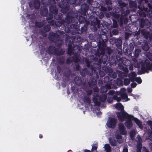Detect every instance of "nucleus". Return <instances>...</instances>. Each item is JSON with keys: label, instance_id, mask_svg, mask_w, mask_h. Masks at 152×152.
<instances>
[{"label": "nucleus", "instance_id": "nucleus-1", "mask_svg": "<svg viewBox=\"0 0 152 152\" xmlns=\"http://www.w3.org/2000/svg\"><path fill=\"white\" fill-rule=\"evenodd\" d=\"M134 66L137 68L140 67V65H141V70L142 72L140 73V74L146 72L147 70L152 71V64H150L148 60H145L143 63L141 60L135 58L134 60Z\"/></svg>", "mask_w": 152, "mask_h": 152}, {"label": "nucleus", "instance_id": "nucleus-2", "mask_svg": "<svg viewBox=\"0 0 152 152\" xmlns=\"http://www.w3.org/2000/svg\"><path fill=\"white\" fill-rule=\"evenodd\" d=\"M117 115L120 121H124L125 118L127 119L125 123V125L127 128L129 129L132 127L133 125L131 120L134 118L132 115H129L125 111L118 112Z\"/></svg>", "mask_w": 152, "mask_h": 152}, {"label": "nucleus", "instance_id": "nucleus-3", "mask_svg": "<svg viewBox=\"0 0 152 152\" xmlns=\"http://www.w3.org/2000/svg\"><path fill=\"white\" fill-rule=\"evenodd\" d=\"M116 82L115 80L113 79L111 80L109 83L105 85V86H102L101 87V92L103 93L106 92L107 91V89L113 88L115 86L114 85L116 84Z\"/></svg>", "mask_w": 152, "mask_h": 152}, {"label": "nucleus", "instance_id": "nucleus-4", "mask_svg": "<svg viewBox=\"0 0 152 152\" xmlns=\"http://www.w3.org/2000/svg\"><path fill=\"white\" fill-rule=\"evenodd\" d=\"M49 38L50 40L56 43L58 42H60V44L58 43L59 45H61L62 43V42L59 40V36L56 33H50L49 35Z\"/></svg>", "mask_w": 152, "mask_h": 152}, {"label": "nucleus", "instance_id": "nucleus-5", "mask_svg": "<svg viewBox=\"0 0 152 152\" xmlns=\"http://www.w3.org/2000/svg\"><path fill=\"white\" fill-rule=\"evenodd\" d=\"M117 120L115 118H110L106 124L107 126L109 128H114L116 125Z\"/></svg>", "mask_w": 152, "mask_h": 152}, {"label": "nucleus", "instance_id": "nucleus-6", "mask_svg": "<svg viewBox=\"0 0 152 152\" xmlns=\"http://www.w3.org/2000/svg\"><path fill=\"white\" fill-rule=\"evenodd\" d=\"M137 142V152H141V149L142 146V140L140 136L138 135L136 138Z\"/></svg>", "mask_w": 152, "mask_h": 152}, {"label": "nucleus", "instance_id": "nucleus-7", "mask_svg": "<svg viewBox=\"0 0 152 152\" xmlns=\"http://www.w3.org/2000/svg\"><path fill=\"white\" fill-rule=\"evenodd\" d=\"M29 5L31 9L34 7L36 9H38L40 7V3L38 0H34L32 3H29Z\"/></svg>", "mask_w": 152, "mask_h": 152}, {"label": "nucleus", "instance_id": "nucleus-8", "mask_svg": "<svg viewBox=\"0 0 152 152\" xmlns=\"http://www.w3.org/2000/svg\"><path fill=\"white\" fill-rule=\"evenodd\" d=\"M118 129L119 131L121 134L125 135L126 134L127 132L126 128L123 124L120 123L119 124Z\"/></svg>", "mask_w": 152, "mask_h": 152}, {"label": "nucleus", "instance_id": "nucleus-9", "mask_svg": "<svg viewBox=\"0 0 152 152\" xmlns=\"http://www.w3.org/2000/svg\"><path fill=\"white\" fill-rule=\"evenodd\" d=\"M117 92L113 90H111L109 91L108 93L109 94L111 95H114L113 97V99L115 100H116L117 101L119 102L121 100V98L118 97V95L116 94Z\"/></svg>", "mask_w": 152, "mask_h": 152}, {"label": "nucleus", "instance_id": "nucleus-10", "mask_svg": "<svg viewBox=\"0 0 152 152\" xmlns=\"http://www.w3.org/2000/svg\"><path fill=\"white\" fill-rule=\"evenodd\" d=\"M48 51L50 54H60V53H58L57 52L56 50L54 47L50 46L48 48Z\"/></svg>", "mask_w": 152, "mask_h": 152}, {"label": "nucleus", "instance_id": "nucleus-11", "mask_svg": "<svg viewBox=\"0 0 152 152\" xmlns=\"http://www.w3.org/2000/svg\"><path fill=\"white\" fill-rule=\"evenodd\" d=\"M136 75L134 72H132L129 73L128 76L130 78L131 81H134L136 78Z\"/></svg>", "mask_w": 152, "mask_h": 152}, {"label": "nucleus", "instance_id": "nucleus-12", "mask_svg": "<svg viewBox=\"0 0 152 152\" xmlns=\"http://www.w3.org/2000/svg\"><path fill=\"white\" fill-rule=\"evenodd\" d=\"M135 123L138 126L139 128L142 129L143 128V125L142 124V122L137 118H133Z\"/></svg>", "mask_w": 152, "mask_h": 152}, {"label": "nucleus", "instance_id": "nucleus-13", "mask_svg": "<svg viewBox=\"0 0 152 152\" xmlns=\"http://www.w3.org/2000/svg\"><path fill=\"white\" fill-rule=\"evenodd\" d=\"M74 61L75 62H77L78 61V59L77 57H75V58L73 57H71L68 58L67 60V63H69L71 61Z\"/></svg>", "mask_w": 152, "mask_h": 152}, {"label": "nucleus", "instance_id": "nucleus-14", "mask_svg": "<svg viewBox=\"0 0 152 152\" xmlns=\"http://www.w3.org/2000/svg\"><path fill=\"white\" fill-rule=\"evenodd\" d=\"M142 33L146 39L149 37L150 39H152V33L150 34L148 32H144L143 31L142 32Z\"/></svg>", "mask_w": 152, "mask_h": 152}, {"label": "nucleus", "instance_id": "nucleus-15", "mask_svg": "<svg viewBox=\"0 0 152 152\" xmlns=\"http://www.w3.org/2000/svg\"><path fill=\"white\" fill-rule=\"evenodd\" d=\"M114 107L118 110H122L124 109V107L120 103H119L114 105Z\"/></svg>", "mask_w": 152, "mask_h": 152}, {"label": "nucleus", "instance_id": "nucleus-16", "mask_svg": "<svg viewBox=\"0 0 152 152\" xmlns=\"http://www.w3.org/2000/svg\"><path fill=\"white\" fill-rule=\"evenodd\" d=\"M126 89L125 88H122L121 89L120 91H117L116 92V94L118 96L122 94H125L126 92Z\"/></svg>", "mask_w": 152, "mask_h": 152}, {"label": "nucleus", "instance_id": "nucleus-17", "mask_svg": "<svg viewBox=\"0 0 152 152\" xmlns=\"http://www.w3.org/2000/svg\"><path fill=\"white\" fill-rule=\"evenodd\" d=\"M50 10L51 12L54 14L56 15L58 12L57 10L55 7H50Z\"/></svg>", "mask_w": 152, "mask_h": 152}, {"label": "nucleus", "instance_id": "nucleus-18", "mask_svg": "<svg viewBox=\"0 0 152 152\" xmlns=\"http://www.w3.org/2000/svg\"><path fill=\"white\" fill-rule=\"evenodd\" d=\"M104 148L106 152H111V148L109 144H105L104 146Z\"/></svg>", "mask_w": 152, "mask_h": 152}, {"label": "nucleus", "instance_id": "nucleus-19", "mask_svg": "<svg viewBox=\"0 0 152 152\" xmlns=\"http://www.w3.org/2000/svg\"><path fill=\"white\" fill-rule=\"evenodd\" d=\"M71 17H69L66 19V20L67 23H69L70 22H75V20L76 18H72L71 19Z\"/></svg>", "mask_w": 152, "mask_h": 152}, {"label": "nucleus", "instance_id": "nucleus-20", "mask_svg": "<svg viewBox=\"0 0 152 152\" xmlns=\"http://www.w3.org/2000/svg\"><path fill=\"white\" fill-rule=\"evenodd\" d=\"M116 138L119 143H121L122 142V137L120 134H118L116 135Z\"/></svg>", "mask_w": 152, "mask_h": 152}, {"label": "nucleus", "instance_id": "nucleus-21", "mask_svg": "<svg viewBox=\"0 0 152 152\" xmlns=\"http://www.w3.org/2000/svg\"><path fill=\"white\" fill-rule=\"evenodd\" d=\"M107 98V96L106 94H103L100 96V100L102 102H104Z\"/></svg>", "mask_w": 152, "mask_h": 152}, {"label": "nucleus", "instance_id": "nucleus-22", "mask_svg": "<svg viewBox=\"0 0 152 152\" xmlns=\"http://www.w3.org/2000/svg\"><path fill=\"white\" fill-rule=\"evenodd\" d=\"M88 8V5L86 4H83L81 6V9L84 10L85 12H86Z\"/></svg>", "mask_w": 152, "mask_h": 152}, {"label": "nucleus", "instance_id": "nucleus-23", "mask_svg": "<svg viewBox=\"0 0 152 152\" xmlns=\"http://www.w3.org/2000/svg\"><path fill=\"white\" fill-rule=\"evenodd\" d=\"M74 52L72 47L69 46L68 48V53L69 55L72 54V53H74Z\"/></svg>", "mask_w": 152, "mask_h": 152}, {"label": "nucleus", "instance_id": "nucleus-24", "mask_svg": "<svg viewBox=\"0 0 152 152\" xmlns=\"http://www.w3.org/2000/svg\"><path fill=\"white\" fill-rule=\"evenodd\" d=\"M107 60V56L106 55H104L102 58V61L104 64L106 63Z\"/></svg>", "mask_w": 152, "mask_h": 152}, {"label": "nucleus", "instance_id": "nucleus-25", "mask_svg": "<svg viewBox=\"0 0 152 152\" xmlns=\"http://www.w3.org/2000/svg\"><path fill=\"white\" fill-rule=\"evenodd\" d=\"M110 142L111 145L112 146H116L117 145V142L115 140L110 139Z\"/></svg>", "mask_w": 152, "mask_h": 152}, {"label": "nucleus", "instance_id": "nucleus-26", "mask_svg": "<svg viewBox=\"0 0 152 152\" xmlns=\"http://www.w3.org/2000/svg\"><path fill=\"white\" fill-rule=\"evenodd\" d=\"M131 80L129 78H125L124 80V83L125 86L128 85L130 83Z\"/></svg>", "mask_w": 152, "mask_h": 152}, {"label": "nucleus", "instance_id": "nucleus-27", "mask_svg": "<svg viewBox=\"0 0 152 152\" xmlns=\"http://www.w3.org/2000/svg\"><path fill=\"white\" fill-rule=\"evenodd\" d=\"M26 18L27 19H33L35 18L34 15L32 14L31 15H27L26 16Z\"/></svg>", "mask_w": 152, "mask_h": 152}, {"label": "nucleus", "instance_id": "nucleus-28", "mask_svg": "<svg viewBox=\"0 0 152 152\" xmlns=\"http://www.w3.org/2000/svg\"><path fill=\"white\" fill-rule=\"evenodd\" d=\"M135 135V132L134 130L130 132V136L132 140H133Z\"/></svg>", "mask_w": 152, "mask_h": 152}, {"label": "nucleus", "instance_id": "nucleus-29", "mask_svg": "<svg viewBox=\"0 0 152 152\" xmlns=\"http://www.w3.org/2000/svg\"><path fill=\"white\" fill-rule=\"evenodd\" d=\"M119 95L120 96H119L118 97H120L121 98H121L123 99H126L127 97V95L126 93L123 94Z\"/></svg>", "mask_w": 152, "mask_h": 152}, {"label": "nucleus", "instance_id": "nucleus-30", "mask_svg": "<svg viewBox=\"0 0 152 152\" xmlns=\"http://www.w3.org/2000/svg\"><path fill=\"white\" fill-rule=\"evenodd\" d=\"M44 30L45 31H48L50 30V25H47L46 26H45L44 27Z\"/></svg>", "mask_w": 152, "mask_h": 152}, {"label": "nucleus", "instance_id": "nucleus-31", "mask_svg": "<svg viewBox=\"0 0 152 152\" xmlns=\"http://www.w3.org/2000/svg\"><path fill=\"white\" fill-rule=\"evenodd\" d=\"M141 50L139 49H137L135 50V55L136 57L138 56L139 53L140 52Z\"/></svg>", "mask_w": 152, "mask_h": 152}, {"label": "nucleus", "instance_id": "nucleus-32", "mask_svg": "<svg viewBox=\"0 0 152 152\" xmlns=\"http://www.w3.org/2000/svg\"><path fill=\"white\" fill-rule=\"evenodd\" d=\"M43 25V23L42 22H37L36 24V26L39 28L42 27Z\"/></svg>", "mask_w": 152, "mask_h": 152}, {"label": "nucleus", "instance_id": "nucleus-33", "mask_svg": "<svg viewBox=\"0 0 152 152\" xmlns=\"http://www.w3.org/2000/svg\"><path fill=\"white\" fill-rule=\"evenodd\" d=\"M135 80L140 84L142 82V80L140 77H136Z\"/></svg>", "mask_w": 152, "mask_h": 152}, {"label": "nucleus", "instance_id": "nucleus-34", "mask_svg": "<svg viewBox=\"0 0 152 152\" xmlns=\"http://www.w3.org/2000/svg\"><path fill=\"white\" fill-rule=\"evenodd\" d=\"M79 22H81V23H82V22H84L86 20V19L85 18H84L82 16L80 17L79 18Z\"/></svg>", "mask_w": 152, "mask_h": 152}, {"label": "nucleus", "instance_id": "nucleus-35", "mask_svg": "<svg viewBox=\"0 0 152 152\" xmlns=\"http://www.w3.org/2000/svg\"><path fill=\"white\" fill-rule=\"evenodd\" d=\"M94 102L95 103V104L96 105L99 106L100 104L99 102L97 101V100L95 98H94L93 99Z\"/></svg>", "mask_w": 152, "mask_h": 152}, {"label": "nucleus", "instance_id": "nucleus-36", "mask_svg": "<svg viewBox=\"0 0 152 152\" xmlns=\"http://www.w3.org/2000/svg\"><path fill=\"white\" fill-rule=\"evenodd\" d=\"M112 33L114 35H117L118 34V32L117 30L114 29L112 31Z\"/></svg>", "mask_w": 152, "mask_h": 152}, {"label": "nucleus", "instance_id": "nucleus-37", "mask_svg": "<svg viewBox=\"0 0 152 152\" xmlns=\"http://www.w3.org/2000/svg\"><path fill=\"white\" fill-rule=\"evenodd\" d=\"M58 23H59V25H58L59 26L61 25L62 24H63L64 25H65V23H66V21H65L64 20H60L58 21Z\"/></svg>", "mask_w": 152, "mask_h": 152}, {"label": "nucleus", "instance_id": "nucleus-38", "mask_svg": "<svg viewBox=\"0 0 152 152\" xmlns=\"http://www.w3.org/2000/svg\"><path fill=\"white\" fill-rule=\"evenodd\" d=\"M97 148V146L96 144H94L92 146V150H96Z\"/></svg>", "mask_w": 152, "mask_h": 152}, {"label": "nucleus", "instance_id": "nucleus-39", "mask_svg": "<svg viewBox=\"0 0 152 152\" xmlns=\"http://www.w3.org/2000/svg\"><path fill=\"white\" fill-rule=\"evenodd\" d=\"M137 86V83H133L131 84V87L132 88H135Z\"/></svg>", "mask_w": 152, "mask_h": 152}, {"label": "nucleus", "instance_id": "nucleus-40", "mask_svg": "<svg viewBox=\"0 0 152 152\" xmlns=\"http://www.w3.org/2000/svg\"><path fill=\"white\" fill-rule=\"evenodd\" d=\"M149 55H148V58L151 61H152V53H150Z\"/></svg>", "mask_w": 152, "mask_h": 152}, {"label": "nucleus", "instance_id": "nucleus-41", "mask_svg": "<svg viewBox=\"0 0 152 152\" xmlns=\"http://www.w3.org/2000/svg\"><path fill=\"white\" fill-rule=\"evenodd\" d=\"M143 152H149L148 150L145 147H143L142 148Z\"/></svg>", "mask_w": 152, "mask_h": 152}, {"label": "nucleus", "instance_id": "nucleus-42", "mask_svg": "<svg viewBox=\"0 0 152 152\" xmlns=\"http://www.w3.org/2000/svg\"><path fill=\"white\" fill-rule=\"evenodd\" d=\"M130 35V34L129 33H126L125 34V38L126 39H128L129 38V36Z\"/></svg>", "mask_w": 152, "mask_h": 152}, {"label": "nucleus", "instance_id": "nucleus-43", "mask_svg": "<svg viewBox=\"0 0 152 152\" xmlns=\"http://www.w3.org/2000/svg\"><path fill=\"white\" fill-rule=\"evenodd\" d=\"M112 73L110 74V76L111 77L113 78H115L116 77V75L115 74H113V75H112Z\"/></svg>", "mask_w": 152, "mask_h": 152}, {"label": "nucleus", "instance_id": "nucleus-44", "mask_svg": "<svg viewBox=\"0 0 152 152\" xmlns=\"http://www.w3.org/2000/svg\"><path fill=\"white\" fill-rule=\"evenodd\" d=\"M71 0H69V1L70 2V3L71 4H75V2L76 1V0H73V1L72 2H71Z\"/></svg>", "mask_w": 152, "mask_h": 152}, {"label": "nucleus", "instance_id": "nucleus-45", "mask_svg": "<svg viewBox=\"0 0 152 152\" xmlns=\"http://www.w3.org/2000/svg\"><path fill=\"white\" fill-rule=\"evenodd\" d=\"M127 91L131 93L132 91V89L130 88H127Z\"/></svg>", "mask_w": 152, "mask_h": 152}, {"label": "nucleus", "instance_id": "nucleus-46", "mask_svg": "<svg viewBox=\"0 0 152 152\" xmlns=\"http://www.w3.org/2000/svg\"><path fill=\"white\" fill-rule=\"evenodd\" d=\"M86 69H85L84 70H83V71L81 72L80 73L82 76H84L85 75V74H83V72H85L86 71Z\"/></svg>", "mask_w": 152, "mask_h": 152}, {"label": "nucleus", "instance_id": "nucleus-47", "mask_svg": "<svg viewBox=\"0 0 152 152\" xmlns=\"http://www.w3.org/2000/svg\"><path fill=\"white\" fill-rule=\"evenodd\" d=\"M123 152H128L127 148H124L123 149Z\"/></svg>", "mask_w": 152, "mask_h": 152}, {"label": "nucleus", "instance_id": "nucleus-48", "mask_svg": "<svg viewBox=\"0 0 152 152\" xmlns=\"http://www.w3.org/2000/svg\"><path fill=\"white\" fill-rule=\"evenodd\" d=\"M76 79H75V83L77 85H79V84H80V83H81V81L80 80H79L78 81L79 82V83H78L77 82H76Z\"/></svg>", "mask_w": 152, "mask_h": 152}, {"label": "nucleus", "instance_id": "nucleus-49", "mask_svg": "<svg viewBox=\"0 0 152 152\" xmlns=\"http://www.w3.org/2000/svg\"><path fill=\"white\" fill-rule=\"evenodd\" d=\"M133 66L132 65H131L129 67V69L131 70H133Z\"/></svg>", "mask_w": 152, "mask_h": 152}, {"label": "nucleus", "instance_id": "nucleus-50", "mask_svg": "<svg viewBox=\"0 0 152 152\" xmlns=\"http://www.w3.org/2000/svg\"><path fill=\"white\" fill-rule=\"evenodd\" d=\"M86 62L87 64V66L88 67H89L90 65V62H88L87 61H86Z\"/></svg>", "mask_w": 152, "mask_h": 152}, {"label": "nucleus", "instance_id": "nucleus-51", "mask_svg": "<svg viewBox=\"0 0 152 152\" xmlns=\"http://www.w3.org/2000/svg\"><path fill=\"white\" fill-rule=\"evenodd\" d=\"M79 65H76V69L77 70H79Z\"/></svg>", "mask_w": 152, "mask_h": 152}, {"label": "nucleus", "instance_id": "nucleus-52", "mask_svg": "<svg viewBox=\"0 0 152 152\" xmlns=\"http://www.w3.org/2000/svg\"><path fill=\"white\" fill-rule=\"evenodd\" d=\"M93 81L94 82V85H95L96 83V81L95 79H93Z\"/></svg>", "mask_w": 152, "mask_h": 152}, {"label": "nucleus", "instance_id": "nucleus-53", "mask_svg": "<svg viewBox=\"0 0 152 152\" xmlns=\"http://www.w3.org/2000/svg\"><path fill=\"white\" fill-rule=\"evenodd\" d=\"M50 17L49 18V19H52L53 18V15H50Z\"/></svg>", "mask_w": 152, "mask_h": 152}, {"label": "nucleus", "instance_id": "nucleus-54", "mask_svg": "<svg viewBox=\"0 0 152 152\" xmlns=\"http://www.w3.org/2000/svg\"><path fill=\"white\" fill-rule=\"evenodd\" d=\"M149 145V146L150 147V148H151V147H152V143L151 142L150 143Z\"/></svg>", "mask_w": 152, "mask_h": 152}, {"label": "nucleus", "instance_id": "nucleus-55", "mask_svg": "<svg viewBox=\"0 0 152 152\" xmlns=\"http://www.w3.org/2000/svg\"><path fill=\"white\" fill-rule=\"evenodd\" d=\"M101 113L100 111L98 112L97 113H96L97 115H100Z\"/></svg>", "mask_w": 152, "mask_h": 152}, {"label": "nucleus", "instance_id": "nucleus-56", "mask_svg": "<svg viewBox=\"0 0 152 152\" xmlns=\"http://www.w3.org/2000/svg\"><path fill=\"white\" fill-rule=\"evenodd\" d=\"M112 100L111 101H110L109 99H107V102L109 103H111V102H112Z\"/></svg>", "mask_w": 152, "mask_h": 152}, {"label": "nucleus", "instance_id": "nucleus-57", "mask_svg": "<svg viewBox=\"0 0 152 152\" xmlns=\"http://www.w3.org/2000/svg\"><path fill=\"white\" fill-rule=\"evenodd\" d=\"M94 91L96 92H97L98 91V89L96 88H95L94 89Z\"/></svg>", "mask_w": 152, "mask_h": 152}, {"label": "nucleus", "instance_id": "nucleus-58", "mask_svg": "<svg viewBox=\"0 0 152 152\" xmlns=\"http://www.w3.org/2000/svg\"><path fill=\"white\" fill-rule=\"evenodd\" d=\"M108 79H109V77H105V78H104V80H108Z\"/></svg>", "mask_w": 152, "mask_h": 152}, {"label": "nucleus", "instance_id": "nucleus-59", "mask_svg": "<svg viewBox=\"0 0 152 152\" xmlns=\"http://www.w3.org/2000/svg\"><path fill=\"white\" fill-rule=\"evenodd\" d=\"M146 46V50H148L149 49V48H148V45H147Z\"/></svg>", "mask_w": 152, "mask_h": 152}, {"label": "nucleus", "instance_id": "nucleus-60", "mask_svg": "<svg viewBox=\"0 0 152 152\" xmlns=\"http://www.w3.org/2000/svg\"><path fill=\"white\" fill-rule=\"evenodd\" d=\"M92 92V91L91 90H89V92L88 93V94H91Z\"/></svg>", "mask_w": 152, "mask_h": 152}, {"label": "nucleus", "instance_id": "nucleus-61", "mask_svg": "<svg viewBox=\"0 0 152 152\" xmlns=\"http://www.w3.org/2000/svg\"><path fill=\"white\" fill-rule=\"evenodd\" d=\"M144 0H140L139 1V4H141V2L143 1Z\"/></svg>", "mask_w": 152, "mask_h": 152}, {"label": "nucleus", "instance_id": "nucleus-62", "mask_svg": "<svg viewBox=\"0 0 152 152\" xmlns=\"http://www.w3.org/2000/svg\"><path fill=\"white\" fill-rule=\"evenodd\" d=\"M99 23H100V21H99V20H98L97 21V24H98V27H99Z\"/></svg>", "mask_w": 152, "mask_h": 152}, {"label": "nucleus", "instance_id": "nucleus-63", "mask_svg": "<svg viewBox=\"0 0 152 152\" xmlns=\"http://www.w3.org/2000/svg\"><path fill=\"white\" fill-rule=\"evenodd\" d=\"M87 100H88V102L89 103L90 102V99L89 98H87Z\"/></svg>", "mask_w": 152, "mask_h": 152}, {"label": "nucleus", "instance_id": "nucleus-64", "mask_svg": "<svg viewBox=\"0 0 152 152\" xmlns=\"http://www.w3.org/2000/svg\"><path fill=\"white\" fill-rule=\"evenodd\" d=\"M85 152H91L89 150H86V151H85Z\"/></svg>", "mask_w": 152, "mask_h": 152}]
</instances>
